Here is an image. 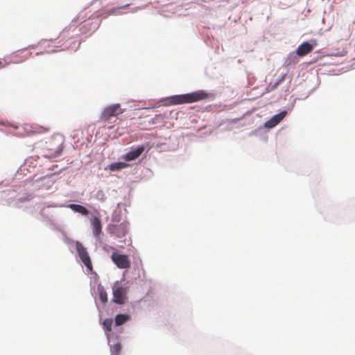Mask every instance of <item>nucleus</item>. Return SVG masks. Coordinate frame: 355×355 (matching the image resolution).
I'll return each mask as SVG.
<instances>
[{
    "label": "nucleus",
    "mask_w": 355,
    "mask_h": 355,
    "mask_svg": "<svg viewBox=\"0 0 355 355\" xmlns=\"http://www.w3.org/2000/svg\"><path fill=\"white\" fill-rule=\"evenodd\" d=\"M64 138L62 135L56 134L53 135L46 142L42 149V155L44 157L54 159L62 155Z\"/></svg>",
    "instance_id": "obj_1"
},
{
    "label": "nucleus",
    "mask_w": 355,
    "mask_h": 355,
    "mask_svg": "<svg viewBox=\"0 0 355 355\" xmlns=\"http://www.w3.org/2000/svg\"><path fill=\"white\" fill-rule=\"evenodd\" d=\"M208 94L202 90L192 93L175 95L169 98L171 105H179L183 103H191L198 102L208 98Z\"/></svg>",
    "instance_id": "obj_2"
},
{
    "label": "nucleus",
    "mask_w": 355,
    "mask_h": 355,
    "mask_svg": "<svg viewBox=\"0 0 355 355\" xmlns=\"http://www.w3.org/2000/svg\"><path fill=\"white\" fill-rule=\"evenodd\" d=\"M123 111L121 109V105L119 103L113 104L105 107L101 116V119L104 121L110 120L112 117L116 116L118 114H122Z\"/></svg>",
    "instance_id": "obj_3"
},
{
    "label": "nucleus",
    "mask_w": 355,
    "mask_h": 355,
    "mask_svg": "<svg viewBox=\"0 0 355 355\" xmlns=\"http://www.w3.org/2000/svg\"><path fill=\"white\" fill-rule=\"evenodd\" d=\"M111 259L119 268L126 269L130 267V261L128 256L121 254L117 251L112 252Z\"/></svg>",
    "instance_id": "obj_4"
},
{
    "label": "nucleus",
    "mask_w": 355,
    "mask_h": 355,
    "mask_svg": "<svg viewBox=\"0 0 355 355\" xmlns=\"http://www.w3.org/2000/svg\"><path fill=\"white\" fill-rule=\"evenodd\" d=\"M76 249L82 262L85 264L89 270H92V261L85 247L81 243L77 241L76 243Z\"/></svg>",
    "instance_id": "obj_5"
},
{
    "label": "nucleus",
    "mask_w": 355,
    "mask_h": 355,
    "mask_svg": "<svg viewBox=\"0 0 355 355\" xmlns=\"http://www.w3.org/2000/svg\"><path fill=\"white\" fill-rule=\"evenodd\" d=\"M113 301L117 304H122L125 302L126 291L125 288L116 282L113 286Z\"/></svg>",
    "instance_id": "obj_6"
},
{
    "label": "nucleus",
    "mask_w": 355,
    "mask_h": 355,
    "mask_svg": "<svg viewBox=\"0 0 355 355\" xmlns=\"http://www.w3.org/2000/svg\"><path fill=\"white\" fill-rule=\"evenodd\" d=\"M98 216L90 218L92 232L96 238H99L100 234L102 233V223L98 212Z\"/></svg>",
    "instance_id": "obj_7"
},
{
    "label": "nucleus",
    "mask_w": 355,
    "mask_h": 355,
    "mask_svg": "<svg viewBox=\"0 0 355 355\" xmlns=\"http://www.w3.org/2000/svg\"><path fill=\"white\" fill-rule=\"evenodd\" d=\"M144 150L145 148L144 146H139L136 149L127 153L123 156V159L128 162L135 160L141 155Z\"/></svg>",
    "instance_id": "obj_8"
},
{
    "label": "nucleus",
    "mask_w": 355,
    "mask_h": 355,
    "mask_svg": "<svg viewBox=\"0 0 355 355\" xmlns=\"http://www.w3.org/2000/svg\"><path fill=\"white\" fill-rule=\"evenodd\" d=\"M287 112L283 111L275 116H273L270 120L266 122L265 127L268 128H272L276 126L286 115Z\"/></svg>",
    "instance_id": "obj_9"
},
{
    "label": "nucleus",
    "mask_w": 355,
    "mask_h": 355,
    "mask_svg": "<svg viewBox=\"0 0 355 355\" xmlns=\"http://www.w3.org/2000/svg\"><path fill=\"white\" fill-rule=\"evenodd\" d=\"M313 46L309 42H304L300 44L296 50V53L299 56H304L312 51Z\"/></svg>",
    "instance_id": "obj_10"
},
{
    "label": "nucleus",
    "mask_w": 355,
    "mask_h": 355,
    "mask_svg": "<svg viewBox=\"0 0 355 355\" xmlns=\"http://www.w3.org/2000/svg\"><path fill=\"white\" fill-rule=\"evenodd\" d=\"M50 130V127L42 126L37 124H34L31 126V132L32 134H44Z\"/></svg>",
    "instance_id": "obj_11"
},
{
    "label": "nucleus",
    "mask_w": 355,
    "mask_h": 355,
    "mask_svg": "<svg viewBox=\"0 0 355 355\" xmlns=\"http://www.w3.org/2000/svg\"><path fill=\"white\" fill-rule=\"evenodd\" d=\"M130 320L128 314H118L115 316L114 322L116 326H121Z\"/></svg>",
    "instance_id": "obj_12"
},
{
    "label": "nucleus",
    "mask_w": 355,
    "mask_h": 355,
    "mask_svg": "<svg viewBox=\"0 0 355 355\" xmlns=\"http://www.w3.org/2000/svg\"><path fill=\"white\" fill-rule=\"evenodd\" d=\"M68 207L72 209L73 211L76 212H78L83 215H87L89 214V211L86 207H85L83 205H78V204H69L68 205Z\"/></svg>",
    "instance_id": "obj_13"
},
{
    "label": "nucleus",
    "mask_w": 355,
    "mask_h": 355,
    "mask_svg": "<svg viewBox=\"0 0 355 355\" xmlns=\"http://www.w3.org/2000/svg\"><path fill=\"white\" fill-rule=\"evenodd\" d=\"M130 165L125 162H114L110 164L107 168L112 171H120L128 167Z\"/></svg>",
    "instance_id": "obj_14"
},
{
    "label": "nucleus",
    "mask_w": 355,
    "mask_h": 355,
    "mask_svg": "<svg viewBox=\"0 0 355 355\" xmlns=\"http://www.w3.org/2000/svg\"><path fill=\"white\" fill-rule=\"evenodd\" d=\"M121 345L119 343H116L110 347V352L112 355H120Z\"/></svg>",
    "instance_id": "obj_15"
},
{
    "label": "nucleus",
    "mask_w": 355,
    "mask_h": 355,
    "mask_svg": "<svg viewBox=\"0 0 355 355\" xmlns=\"http://www.w3.org/2000/svg\"><path fill=\"white\" fill-rule=\"evenodd\" d=\"M112 324H113V320L111 318H106L104 320V321L103 322V327L107 331H112Z\"/></svg>",
    "instance_id": "obj_16"
},
{
    "label": "nucleus",
    "mask_w": 355,
    "mask_h": 355,
    "mask_svg": "<svg viewBox=\"0 0 355 355\" xmlns=\"http://www.w3.org/2000/svg\"><path fill=\"white\" fill-rule=\"evenodd\" d=\"M99 297H100L101 301L103 303H105L107 302V295L105 292H104V291L101 292L99 293Z\"/></svg>",
    "instance_id": "obj_17"
},
{
    "label": "nucleus",
    "mask_w": 355,
    "mask_h": 355,
    "mask_svg": "<svg viewBox=\"0 0 355 355\" xmlns=\"http://www.w3.org/2000/svg\"><path fill=\"white\" fill-rule=\"evenodd\" d=\"M129 6V4H126L125 6H119V7H117V8H113L110 12V13H116V10L118 9H120V8H125V7H128Z\"/></svg>",
    "instance_id": "obj_18"
},
{
    "label": "nucleus",
    "mask_w": 355,
    "mask_h": 355,
    "mask_svg": "<svg viewBox=\"0 0 355 355\" xmlns=\"http://www.w3.org/2000/svg\"><path fill=\"white\" fill-rule=\"evenodd\" d=\"M7 65V63H3V61L0 59V69L3 68Z\"/></svg>",
    "instance_id": "obj_19"
},
{
    "label": "nucleus",
    "mask_w": 355,
    "mask_h": 355,
    "mask_svg": "<svg viewBox=\"0 0 355 355\" xmlns=\"http://www.w3.org/2000/svg\"><path fill=\"white\" fill-rule=\"evenodd\" d=\"M116 225H114L113 227H110V233H114V230H112L116 229Z\"/></svg>",
    "instance_id": "obj_20"
}]
</instances>
